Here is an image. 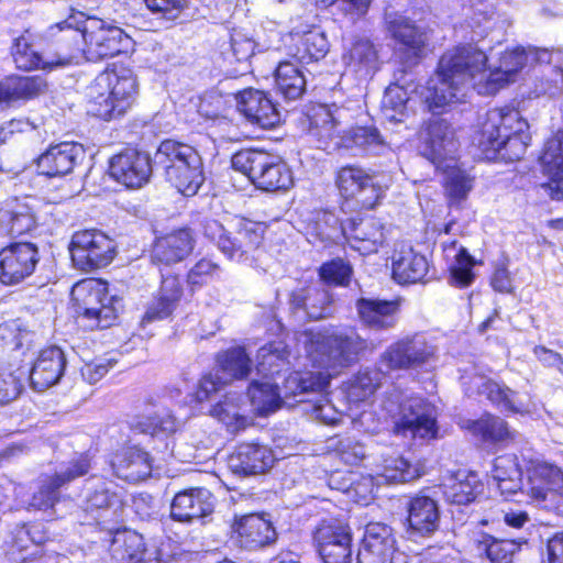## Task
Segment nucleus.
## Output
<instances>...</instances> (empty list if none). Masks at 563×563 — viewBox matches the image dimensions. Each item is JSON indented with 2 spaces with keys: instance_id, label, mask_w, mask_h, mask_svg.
Masks as SVG:
<instances>
[{
  "instance_id": "1",
  "label": "nucleus",
  "mask_w": 563,
  "mask_h": 563,
  "mask_svg": "<svg viewBox=\"0 0 563 563\" xmlns=\"http://www.w3.org/2000/svg\"><path fill=\"white\" fill-rule=\"evenodd\" d=\"M305 357L311 362V368L289 373L282 385L276 380L282 371L273 376L253 378L247 388V397L257 415L265 416L275 411L284 398L322 393L331 378L350 364L349 354H305Z\"/></svg>"
},
{
  "instance_id": "2",
  "label": "nucleus",
  "mask_w": 563,
  "mask_h": 563,
  "mask_svg": "<svg viewBox=\"0 0 563 563\" xmlns=\"http://www.w3.org/2000/svg\"><path fill=\"white\" fill-rule=\"evenodd\" d=\"M488 69V56L475 43L463 42L445 49L439 57L434 74L437 82L428 81L422 103L433 115L457 100L466 87L476 88V79Z\"/></svg>"
},
{
  "instance_id": "3",
  "label": "nucleus",
  "mask_w": 563,
  "mask_h": 563,
  "mask_svg": "<svg viewBox=\"0 0 563 563\" xmlns=\"http://www.w3.org/2000/svg\"><path fill=\"white\" fill-rule=\"evenodd\" d=\"M139 92V78L130 62L108 63L89 86L88 113L104 122L120 120L136 104Z\"/></svg>"
},
{
  "instance_id": "4",
  "label": "nucleus",
  "mask_w": 563,
  "mask_h": 563,
  "mask_svg": "<svg viewBox=\"0 0 563 563\" xmlns=\"http://www.w3.org/2000/svg\"><path fill=\"white\" fill-rule=\"evenodd\" d=\"M529 128L517 107L495 108L487 113L476 134V146L486 161H520L531 144Z\"/></svg>"
},
{
  "instance_id": "5",
  "label": "nucleus",
  "mask_w": 563,
  "mask_h": 563,
  "mask_svg": "<svg viewBox=\"0 0 563 563\" xmlns=\"http://www.w3.org/2000/svg\"><path fill=\"white\" fill-rule=\"evenodd\" d=\"M334 186L341 208L357 213L380 207L389 188L378 179L376 172L369 173L357 164H345L336 168Z\"/></svg>"
},
{
  "instance_id": "6",
  "label": "nucleus",
  "mask_w": 563,
  "mask_h": 563,
  "mask_svg": "<svg viewBox=\"0 0 563 563\" xmlns=\"http://www.w3.org/2000/svg\"><path fill=\"white\" fill-rule=\"evenodd\" d=\"M231 165L263 192H286L295 184L294 172L287 162L263 150H240L233 154Z\"/></svg>"
},
{
  "instance_id": "7",
  "label": "nucleus",
  "mask_w": 563,
  "mask_h": 563,
  "mask_svg": "<svg viewBox=\"0 0 563 563\" xmlns=\"http://www.w3.org/2000/svg\"><path fill=\"white\" fill-rule=\"evenodd\" d=\"M78 12L70 9L64 20L51 24L42 36L53 70L84 58L82 22Z\"/></svg>"
},
{
  "instance_id": "8",
  "label": "nucleus",
  "mask_w": 563,
  "mask_h": 563,
  "mask_svg": "<svg viewBox=\"0 0 563 563\" xmlns=\"http://www.w3.org/2000/svg\"><path fill=\"white\" fill-rule=\"evenodd\" d=\"M82 22L84 58L98 63L126 52L131 37L125 31L96 15L78 12Z\"/></svg>"
},
{
  "instance_id": "9",
  "label": "nucleus",
  "mask_w": 563,
  "mask_h": 563,
  "mask_svg": "<svg viewBox=\"0 0 563 563\" xmlns=\"http://www.w3.org/2000/svg\"><path fill=\"white\" fill-rule=\"evenodd\" d=\"M527 495L544 509L563 510V471L539 457H526Z\"/></svg>"
},
{
  "instance_id": "10",
  "label": "nucleus",
  "mask_w": 563,
  "mask_h": 563,
  "mask_svg": "<svg viewBox=\"0 0 563 563\" xmlns=\"http://www.w3.org/2000/svg\"><path fill=\"white\" fill-rule=\"evenodd\" d=\"M69 253L78 269L92 272L113 262L117 256V244L112 238L98 229H85L71 235Z\"/></svg>"
},
{
  "instance_id": "11",
  "label": "nucleus",
  "mask_w": 563,
  "mask_h": 563,
  "mask_svg": "<svg viewBox=\"0 0 563 563\" xmlns=\"http://www.w3.org/2000/svg\"><path fill=\"white\" fill-rule=\"evenodd\" d=\"M416 136L420 156L434 167L455 158L459 146L456 131L446 119L432 115L423 120Z\"/></svg>"
},
{
  "instance_id": "12",
  "label": "nucleus",
  "mask_w": 563,
  "mask_h": 563,
  "mask_svg": "<svg viewBox=\"0 0 563 563\" xmlns=\"http://www.w3.org/2000/svg\"><path fill=\"white\" fill-rule=\"evenodd\" d=\"M399 413L394 432L411 439L434 440L439 438L435 407L422 397L412 396L399 400Z\"/></svg>"
},
{
  "instance_id": "13",
  "label": "nucleus",
  "mask_w": 563,
  "mask_h": 563,
  "mask_svg": "<svg viewBox=\"0 0 563 563\" xmlns=\"http://www.w3.org/2000/svg\"><path fill=\"white\" fill-rule=\"evenodd\" d=\"M41 261L40 247L32 241H10L0 249V284H22L35 272Z\"/></svg>"
},
{
  "instance_id": "14",
  "label": "nucleus",
  "mask_w": 563,
  "mask_h": 563,
  "mask_svg": "<svg viewBox=\"0 0 563 563\" xmlns=\"http://www.w3.org/2000/svg\"><path fill=\"white\" fill-rule=\"evenodd\" d=\"M351 527L338 518L321 520L313 530V544L323 563H352Z\"/></svg>"
},
{
  "instance_id": "15",
  "label": "nucleus",
  "mask_w": 563,
  "mask_h": 563,
  "mask_svg": "<svg viewBox=\"0 0 563 563\" xmlns=\"http://www.w3.org/2000/svg\"><path fill=\"white\" fill-rule=\"evenodd\" d=\"M220 354L218 358V372L229 383L233 379L253 378L257 376L268 377L279 373L287 361L285 354Z\"/></svg>"
},
{
  "instance_id": "16",
  "label": "nucleus",
  "mask_w": 563,
  "mask_h": 563,
  "mask_svg": "<svg viewBox=\"0 0 563 563\" xmlns=\"http://www.w3.org/2000/svg\"><path fill=\"white\" fill-rule=\"evenodd\" d=\"M386 30L407 63L417 65L431 52L430 30L408 16L394 15Z\"/></svg>"
},
{
  "instance_id": "17",
  "label": "nucleus",
  "mask_w": 563,
  "mask_h": 563,
  "mask_svg": "<svg viewBox=\"0 0 563 563\" xmlns=\"http://www.w3.org/2000/svg\"><path fill=\"white\" fill-rule=\"evenodd\" d=\"M197 245L195 231L183 225L163 232L153 240L150 258L157 267H170L189 258Z\"/></svg>"
},
{
  "instance_id": "18",
  "label": "nucleus",
  "mask_w": 563,
  "mask_h": 563,
  "mask_svg": "<svg viewBox=\"0 0 563 563\" xmlns=\"http://www.w3.org/2000/svg\"><path fill=\"white\" fill-rule=\"evenodd\" d=\"M115 488V484L99 477H91L86 482L82 509L88 523L90 519L110 522L121 517L123 503Z\"/></svg>"
},
{
  "instance_id": "19",
  "label": "nucleus",
  "mask_w": 563,
  "mask_h": 563,
  "mask_svg": "<svg viewBox=\"0 0 563 563\" xmlns=\"http://www.w3.org/2000/svg\"><path fill=\"white\" fill-rule=\"evenodd\" d=\"M236 110L253 125L274 129L280 123L277 102L268 91L247 87L234 93Z\"/></svg>"
},
{
  "instance_id": "20",
  "label": "nucleus",
  "mask_w": 563,
  "mask_h": 563,
  "mask_svg": "<svg viewBox=\"0 0 563 563\" xmlns=\"http://www.w3.org/2000/svg\"><path fill=\"white\" fill-rule=\"evenodd\" d=\"M109 175L129 189H139L150 181L151 157L135 148L124 147L109 161Z\"/></svg>"
},
{
  "instance_id": "21",
  "label": "nucleus",
  "mask_w": 563,
  "mask_h": 563,
  "mask_svg": "<svg viewBox=\"0 0 563 563\" xmlns=\"http://www.w3.org/2000/svg\"><path fill=\"white\" fill-rule=\"evenodd\" d=\"M426 361L424 354H383L378 368L360 373L354 379L350 394L357 400H365L382 385L385 371L418 367Z\"/></svg>"
},
{
  "instance_id": "22",
  "label": "nucleus",
  "mask_w": 563,
  "mask_h": 563,
  "mask_svg": "<svg viewBox=\"0 0 563 563\" xmlns=\"http://www.w3.org/2000/svg\"><path fill=\"white\" fill-rule=\"evenodd\" d=\"M185 295L184 283L179 274L163 275L159 286L141 317V325L170 318Z\"/></svg>"
},
{
  "instance_id": "23",
  "label": "nucleus",
  "mask_w": 563,
  "mask_h": 563,
  "mask_svg": "<svg viewBox=\"0 0 563 563\" xmlns=\"http://www.w3.org/2000/svg\"><path fill=\"white\" fill-rule=\"evenodd\" d=\"M47 90V80L41 75L9 74L0 80V107H21Z\"/></svg>"
},
{
  "instance_id": "24",
  "label": "nucleus",
  "mask_w": 563,
  "mask_h": 563,
  "mask_svg": "<svg viewBox=\"0 0 563 563\" xmlns=\"http://www.w3.org/2000/svg\"><path fill=\"white\" fill-rule=\"evenodd\" d=\"M396 549L393 529L383 522H369L365 527L356 563H393Z\"/></svg>"
},
{
  "instance_id": "25",
  "label": "nucleus",
  "mask_w": 563,
  "mask_h": 563,
  "mask_svg": "<svg viewBox=\"0 0 563 563\" xmlns=\"http://www.w3.org/2000/svg\"><path fill=\"white\" fill-rule=\"evenodd\" d=\"M288 303L292 312H302L308 321H319L332 314L333 295L309 280L290 291Z\"/></svg>"
},
{
  "instance_id": "26",
  "label": "nucleus",
  "mask_w": 563,
  "mask_h": 563,
  "mask_svg": "<svg viewBox=\"0 0 563 563\" xmlns=\"http://www.w3.org/2000/svg\"><path fill=\"white\" fill-rule=\"evenodd\" d=\"M38 228L34 210L19 198H9L0 205V232L11 241H23Z\"/></svg>"
},
{
  "instance_id": "27",
  "label": "nucleus",
  "mask_w": 563,
  "mask_h": 563,
  "mask_svg": "<svg viewBox=\"0 0 563 563\" xmlns=\"http://www.w3.org/2000/svg\"><path fill=\"white\" fill-rule=\"evenodd\" d=\"M84 154L82 145L60 142L49 145L35 161L38 174L57 178L70 174Z\"/></svg>"
},
{
  "instance_id": "28",
  "label": "nucleus",
  "mask_w": 563,
  "mask_h": 563,
  "mask_svg": "<svg viewBox=\"0 0 563 563\" xmlns=\"http://www.w3.org/2000/svg\"><path fill=\"white\" fill-rule=\"evenodd\" d=\"M267 225L264 222L240 218L234 235L221 239L220 251L230 260H242L260 249Z\"/></svg>"
},
{
  "instance_id": "29",
  "label": "nucleus",
  "mask_w": 563,
  "mask_h": 563,
  "mask_svg": "<svg viewBox=\"0 0 563 563\" xmlns=\"http://www.w3.org/2000/svg\"><path fill=\"white\" fill-rule=\"evenodd\" d=\"M90 464L87 457L81 456L71 462L65 470L54 476L42 481L38 489L33 494L30 507L37 510H47L59 500V488L89 472Z\"/></svg>"
},
{
  "instance_id": "30",
  "label": "nucleus",
  "mask_w": 563,
  "mask_h": 563,
  "mask_svg": "<svg viewBox=\"0 0 563 563\" xmlns=\"http://www.w3.org/2000/svg\"><path fill=\"white\" fill-rule=\"evenodd\" d=\"M355 308L362 324L382 331L397 323L401 299L399 297L393 299L360 297L355 301Z\"/></svg>"
},
{
  "instance_id": "31",
  "label": "nucleus",
  "mask_w": 563,
  "mask_h": 563,
  "mask_svg": "<svg viewBox=\"0 0 563 563\" xmlns=\"http://www.w3.org/2000/svg\"><path fill=\"white\" fill-rule=\"evenodd\" d=\"M9 54L14 67L20 71L31 73L42 70L49 73L53 70L45 49L42 52L35 47L34 35L30 27L23 30L18 36L12 38Z\"/></svg>"
},
{
  "instance_id": "32",
  "label": "nucleus",
  "mask_w": 563,
  "mask_h": 563,
  "mask_svg": "<svg viewBox=\"0 0 563 563\" xmlns=\"http://www.w3.org/2000/svg\"><path fill=\"white\" fill-rule=\"evenodd\" d=\"M307 352H357L356 339L331 328H309L296 332Z\"/></svg>"
},
{
  "instance_id": "33",
  "label": "nucleus",
  "mask_w": 563,
  "mask_h": 563,
  "mask_svg": "<svg viewBox=\"0 0 563 563\" xmlns=\"http://www.w3.org/2000/svg\"><path fill=\"white\" fill-rule=\"evenodd\" d=\"M214 498L206 488H191L175 495L170 517L179 522H191L212 514Z\"/></svg>"
},
{
  "instance_id": "34",
  "label": "nucleus",
  "mask_w": 563,
  "mask_h": 563,
  "mask_svg": "<svg viewBox=\"0 0 563 563\" xmlns=\"http://www.w3.org/2000/svg\"><path fill=\"white\" fill-rule=\"evenodd\" d=\"M232 528L238 533L241 545L249 550L269 545L277 537L271 520L263 514L236 517Z\"/></svg>"
},
{
  "instance_id": "35",
  "label": "nucleus",
  "mask_w": 563,
  "mask_h": 563,
  "mask_svg": "<svg viewBox=\"0 0 563 563\" xmlns=\"http://www.w3.org/2000/svg\"><path fill=\"white\" fill-rule=\"evenodd\" d=\"M470 384V388L475 389L478 395L485 396L501 410L515 413H525L530 410L528 395L518 394L482 375H475Z\"/></svg>"
},
{
  "instance_id": "36",
  "label": "nucleus",
  "mask_w": 563,
  "mask_h": 563,
  "mask_svg": "<svg viewBox=\"0 0 563 563\" xmlns=\"http://www.w3.org/2000/svg\"><path fill=\"white\" fill-rule=\"evenodd\" d=\"M275 462L271 449L257 443H243L229 456V467L236 474H262Z\"/></svg>"
},
{
  "instance_id": "37",
  "label": "nucleus",
  "mask_w": 563,
  "mask_h": 563,
  "mask_svg": "<svg viewBox=\"0 0 563 563\" xmlns=\"http://www.w3.org/2000/svg\"><path fill=\"white\" fill-rule=\"evenodd\" d=\"M430 263L427 257L411 247L401 250L391 264V276L399 285L426 284Z\"/></svg>"
},
{
  "instance_id": "38",
  "label": "nucleus",
  "mask_w": 563,
  "mask_h": 563,
  "mask_svg": "<svg viewBox=\"0 0 563 563\" xmlns=\"http://www.w3.org/2000/svg\"><path fill=\"white\" fill-rule=\"evenodd\" d=\"M409 528L421 534L429 536L433 533L440 522V511L438 503L426 495H416L407 504Z\"/></svg>"
},
{
  "instance_id": "39",
  "label": "nucleus",
  "mask_w": 563,
  "mask_h": 563,
  "mask_svg": "<svg viewBox=\"0 0 563 563\" xmlns=\"http://www.w3.org/2000/svg\"><path fill=\"white\" fill-rule=\"evenodd\" d=\"M109 284L101 278L88 277L78 280L71 288L70 298L78 317L85 319L93 313L102 300H107Z\"/></svg>"
},
{
  "instance_id": "40",
  "label": "nucleus",
  "mask_w": 563,
  "mask_h": 563,
  "mask_svg": "<svg viewBox=\"0 0 563 563\" xmlns=\"http://www.w3.org/2000/svg\"><path fill=\"white\" fill-rule=\"evenodd\" d=\"M527 56L522 52H505L499 65L490 69L482 86L487 95H495L510 82L515 81L517 74L525 67Z\"/></svg>"
},
{
  "instance_id": "41",
  "label": "nucleus",
  "mask_w": 563,
  "mask_h": 563,
  "mask_svg": "<svg viewBox=\"0 0 563 563\" xmlns=\"http://www.w3.org/2000/svg\"><path fill=\"white\" fill-rule=\"evenodd\" d=\"M490 476L506 498L523 490L522 468L517 455L505 454L494 459Z\"/></svg>"
},
{
  "instance_id": "42",
  "label": "nucleus",
  "mask_w": 563,
  "mask_h": 563,
  "mask_svg": "<svg viewBox=\"0 0 563 563\" xmlns=\"http://www.w3.org/2000/svg\"><path fill=\"white\" fill-rule=\"evenodd\" d=\"M109 552L114 563H144L147 561L143 537L135 531H117L110 540Z\"/></svg>"
},
{
  "instance_id": "43",
  "label": "nucleus",
  "mask_w": 563,
  "mask_h": 563,
  "mask_svg": "<svg viewBox=\"0 0 563 563\" xmlns=\"http://www.w3.org/2000/svg\"><path fill=\"white\" fill-rule=\"evenodd\" d=\"M477 474L460 470L443 483V496L450 504L467 505L482 492Z\"/></svg>"
},
{
  "instance_id": "44",
  "label": "nucleus",
  "mask_w": 563,
  "mask_h": 563,
  "mask_svg": "<svg viewBox=\"0 0 563 563\" xmlns=\"http://www.w3.org/2000/svg\"><path fill=\"white\" fill-rule=\"evenodd\" d=\"M289 34L295 43V56L300 62H317L323 58L329 51L327 36L316 25H311L306 31L292 29Z\"/></svg>"
},
{
  "instance_id": "45",
  "label": "nucleus",
  "mask_w": 563,
  "mask_h": 563,
  "mask_svg": "<svg viewBox=\"0 0 563 563\" xmlns=\"http://www.w3.org/2000/svg\"><path fill=\"white\" fill-rule=\"evenodd\" d=\"M434 168L444 176L442 187L450 205H459L467 198L473 188V177L459 165L456 157Z\"/></svg>"
},
{
  "instance_id": "46",
  "label": "nucleus",
  "mask_w": 563,
  "mask_h": 563,
  "mask_svg": "<svg viewBox=\"0 0 563 563\" xmlns=\"http://www.w3.org/2000/svg\"><path fill=\"white\" fill-rule=\"evenodd\" d=\"M350 236L353 247L363 254L377 252L383 245L385 235L384 227L376 218H363L358 221L352 220L350 224Z\"/></svg>"
},
{
  "instance_id": "47",
  "label": "nucleus",
  "mask_w": 563,
  "mask_h": 563,
  "mask_svg": "<svg viewBox=\"0 0 563 563\" xmlns=\"http://www.w3.org/2000/svg\"><path fill=\"white\" fill-rule=\"evenodd\" d=\"M113 468L118 477L136 483L147 478L152 472V463L147 452L137 448L125 450L113 462Z\"/></svg>"
},
{
  "instance_id": "48",
  "label": "nucleus",
  "mask_w": 563,
  "mask_h": 563,
  "mask_svg": "<svg viewBox=\"0 0 563 563\" xmlns=\"http://www.w3.org/2000/svg\"><path fill=\"white\" fill-rule=\"evenodd\" d=\"M65 364V354H40L30 372L32 388L42 393L55 385L62 376Z\"/></svg>"
},
{
  "instance_id": "49",
  "label": "nucleus",
  "mask_w": 563,
  "mask_h": 563,
  "mask_svg": "<svg viewBox=\"0 0 563 563\" xmlns=\"http://www.w3.org/2000/svg\"><path fill=\"white\" fill-rule=\"evenodd\" d=\"M276 90L287 100L301 98L307 88L306 77L298 65L289 60L279 62L274 70Z\"/></svg>"
},
{
  "instance_id": "50",
  "label": "nucleus",
  "mask_w": 563,
  "mask_h": 563,
  "mask_svg": "<svg viewBox=\"0 0 563 563\" xmlns=\"http://www.w3.org/2000/svg\"><path fill=\"white\" fill-rule=\"evenodd\" d=\"M303 132L319 141L332 140L336 134V121L333 113L323 106L308 109L299 119Z\"/></svg>"
},
{
  "instance_id": "51",
  "label": "nucleus",
  "mask_w": 563,
  "mask_h": 563,
  "mask_svg": "<svg viewBox=\"0 0 563 563\" xmlns=\"http://www.w3.org/2000/svg\"><path fill=\"white\" fill-rule=\"evenodd\" d=\"M166 178L181 195L187 197L196 195L203 183L200 156H196L195 163L185 162L170 168Z\"/></svg>"
},
{
  "instance_id": "52",
  "label": "nucleus",
  "mask_w": 563,
  "mask_h": 563,
  "mask_svg": "<svg viewBox=\"0 0 563 563\" xmlns=\"http://www.w3.org/2000/svg\"><path fill=\"white\" fill-rule=\"evenodd\" d=\"M479 555L485 554L492 563H512L520 544L514 540L496 539L479 532L473 540Z\"/></svg>"
},
{
  "instance_id": "53",
  "label": "nucleus",
  "mask_w": 563,
  "mask_h": 563,
  "mask_svg": "<svg viewBox=\"0 0 563 563\" xmlns=\"http://www.w3.org/2000/svg\"><path fill=\"white\" fill-rule=\"evenodd\" d=\"M221 265L210 255L197 260L186 272L187 290L194 295L198 290L220 279Z\"/></svg>"
},
{
  "instance_id": "54",
  "label": "nucleus",
  "mask_w": 563,
  "mask_h": 563,
  "mask_svg": "<svg viewBox=\"0 0 563 563\" xmlns=\"http://www.w3.org/2000/svg\"><path fill=\"white\" fill-rule=\"evenodd\" d=\"M421 475L418 466L411 465L400 455L384 456L377 465V476L391 484L410 482Z\"/></svg>"
},
{
  "instance_id": "55",
  "label": "nucleus",
  "mask_w": 563,
  "mask_h": 563,
  "mask_svg": "<svg viewBox=\"0 0 563 563\" xmlns=\"http://www.w3.org/2000/svg\"><path fill=\"white\" fill-rule=\"evenodd\" d=\"M198 152L195 147L172 139L163 140L157 148L156 158L163 166L165 176L167 172L185 162L195 163Z\"/></svg>"
},
{
  "instance_id": "56",
  "label": "nucleus",
  "mask_w": 563,
  "mask_h": 563,
  "mask_svg": "<svg viewBox=\"0 0 563 563\" xmlns=\"http://www.w3.org/2000/svg\"><path fill=\"white\" fill-rule=\"evenodd\" d=\"M477 264L481 262L476 261L466 247L461 246L449 267V284L457 289L471 287L476 279L474 267Z\"/></svg>"
},
{
  "instance_id": "57",
  "label": "nucleus",
  "mask_w": 563,
  "mask_h": 563,
  "mask_svg": "<svg viewBox=\"0 0 563 563\" xmlns=\"http://www.w3.org/2000/svg\"><path fill=\"white\" fill-rule=\"evenodd\" d=\"M132 429L153 437L168 435L176 431L177 420L169 410L162 409L154 415L139 417Z\"/></svg>"
},
{
  "instance_id": "58",
  "label": "nucleus",
  "mask_w": 563,
  "mask_h": 563,
  "mask_svg": "<svg viewBox=\"0 0 563 563\" xmlns=\"http://www.w3.org/2000/svg\"><path fill=\"white\" fill-rule=\"evenodd\" d=\"M317 272L319 280L329 287H347L353 277L352 264L339 256L323 262Z\"/></svg>"
},
{
  "instance_id": "59",
  "label": "nucleus",
  "mask_w": 563,
  "mask_h": 563,
  "mask_svg": "<svg viewBox=\"0 0 563 563\" xmlns=\"http://www.w3.org/2000/svg\"><path fill=\"white\" fill-rule=\"evenodd\" d=\"M345 58L355 71H368L376 67L378 52L369 38L358 37L352 42Z\"/></svg>"
},
{
  "instance_id": "60",
  "label": "nucleus",
  "mask_w": 563,
  "mask_h": 563,
  "mask_svg": "<svg viewBox=\"0 0 563 563\" xmlns=\"http://www.w3.org/2000/svg\"><path fill=\"white\" fill-rule=\"evenodd\" d=\"M472 430L474 433L481 434L484 440L492 442H505L514 438V432L507 422L492 415H486L474 421Z\"/></svg>"
},
{
  "instance_id": "61",
  "label": "nucleus",
  "mask_w": 563,
  "mask_h": 563,
  "mask_svg": "<svg viewBox=\"0 0 563 563\" xmlns=\"http://www.w3.org/2000/svg\"><path fill=\"white\" fill-rule=\"evenodd\" d=\"M438 340L432 331L416 332L397 340L388 352H433L439 347Z\"/></svg>"
},
{
  "instance_id": "62",
  "label": "nucleus",
  "mask_w": 563,
  "mask_h": 563,
  "mask_svg": "<svg viewBox=\"0 0 563 563\" xmlns=\"http://www.w3.org/2000/svg\"><path fill=\"white\" fill-rule=\"evenodd\" d=\"M211 416L223 422L233 432L244 428L246 424V418L241 412L234 397L225 396L223 401L217 402L211 409Z\"/></svg>"
},
{
  "instance_id": "63",
  "label": "nucleus",
  "mask_w": 563,
  "mask_h": 563,
  "mask_svg": "<svg viewBox=\"0 0 563 563\" xmlns=\"http://www.w3.org/2000/svg\"><path fill=\"white\" fill-rule=\"evenodd\" d=\"M118 303L119 299L109 294L107 296V300H102V302L95 307V311H92L93 313H89L84 320L88 321V327L90 329H108L118 321Z\"/></svg>"
},
{
  "instance_id": "64",
  "label": "nucleus",
  "mask_w": 563,
  "mask_h": 563,
  "mask_svg": "<svg viewBox=\"0 0 563 563\" xmlns=\"http://www.w3.org/2000/svg\"><path fill=\"white\" fill-rule=\"evenodd\" d=\"M32 334L12 323L0 324V351L16 352L19 350L30 351Z\"/></svg>"
}]
</instances>
